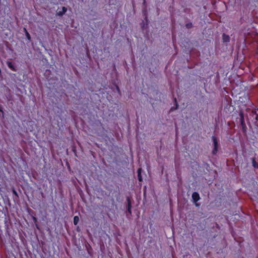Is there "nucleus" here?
Wrapping results in <instances>:
<instances>
[{
	"label": "nucleus",
	"instance_id": "nucleus-15",
	"mask_svg": "<svg viewBox=\"0 0 258 258\" xmlns=\"http://www.w3.org/2000/svg\"><path fill=\"white\" fill-rule=\"evenodd\" d=\"M191 24H190V25L187 24V26L188 27H189V26H191Z\"/></svg>",
	"mask_w": 258,
	"mask_h": 258
},
{
	"label": "nucleus",
	"instance_id": "nucleus-5",
	"mask_svg": "<svg viewBox=\"0 0 258 258\" xmlns=\"http://www.w3.org/2000/svg\"><path fill=\"white\" fill-rule=\"evenodd\" d=\"M67 8L64 7H63L62 8V10L57 12V14L58 16H61L67 12Z\"/></svg>",
	"mask_w": 258,
	"mask_h": 258
},
{
	"label": "nucleus",
	"instance_id": "nucleus-8",
	"mask_svg": "<svg viewBox=\"0 0 258 258\" xmlns=\"http://www.w3.org/2000/svg\"><path fill=\"white\" fill-rule=\"evenodd\" d=\"M79 221V218L78 216H75L74 218V223L75 225H77Z\"/></svg>",
	"mask_w": 258,
	"mask_h": 258
},
{
	"label": "nucleus",
	"instance_id": "nucleus-14",
	"mask_svg": "<svg viewBox=\"0 0 258 258\" xmlns=\"http://www.w3.org/2000/svg\"><path fill=\"white\" fill-rule=\"evenodd\" d=\"M33 221H34L35 223H36L37 222V219L34 217H33Z\"/></svg>",
	"mask_w": 258,
	"mask_h": 258
},
{
	"label": "nucleus",
	"instance_id": "nucleus-10",
	"mask_svg": "<svg viewBox=\"0 0 258 258\" xmlns=\"http://www.w3.org/2000/svg\"><path fill=\"white\" fill-rule=\"evenodd\" d=\"M131 206L130 201H128V209L127 210L130 213H131Z\"/></svg>",
	"mask_w": 258,
	"mask_h": 258
},
{
	"label": "nucleus",
	"instance_id": "nucleus-11",
	"mask_svg": "<svg viewBox=\"0 0 258 258\" xmlns=\"http://www.w3.org/2000/svg\"><path fill=\"white\" fill-rule=\"evenodd\" d=\"M138 177L139 181H141L142 180L141 174H138Z\"/></svg>",
	"mask_w": 258,
	"mask_h": 258
},
{
	"label": "nucleus",
	"instance_id": "nucleus-13",
	"mask_svg": "<svg viewBox=\"0 0 258 258\" xmlns=\"http://www.w3.org/2000/svg\"><path fill=\"white\" fill-rule=\"evenodd\" d=\"M141 170H142V169L141 168L138 169V174H141Z\"/></svg>",
	"mask_w": 258,
	"mask_h": 258
},
{
	"label": "nucleus",
	"instance_id": "nucleus-9",
	"mask_svg": "<svg viewBox=\"0 0 258 258\" xmlns=\"http://www.w3.org/2000/svg\"><path fill=\"white\" fill-rule=\"evenodd\" d=\"M252 165L254 168H257L258 167V164L256 163L254 159H252Z\"/></svg>",
	"mask_w": 258,
	"mask_h": 258
},
{
	"label": "nucleus",
	"instance_id": "nucleus-6",
	"mask_svg": "<svg viewBox=\"0 0 258 258\" xmlns=\"http://www.w3.org/2000/svg\"><path fill=\"white\" fill-rule=\"evenodd\" d=\"M229 39H230L229 36L224 34L223 35V40L224 42H229Z\"/></svg>",
	"mask_w": 258,
	"mask_h": 258
},
{
	"label": "nucleus",
	"instance_id": "nucleus-7",
	"mask_svg": "<svg viewBox=\"0 0 258 258\" xmlns=\"http://www.w3.org/2000/svg\"><path fill=\"white\" fill-rule=\"evenodd\" d=\"M24 31L25 33L26 36L27 38V39L28 40H30V39H31L30 35L29 33L28 32V31H27L26 28H24Z\"/></svg>",
	"mask_w": 258,
	"mask_h": 258
},
{
	"label": "nucleus",
	"instance_id": "nucleus-1",
	"mask_svg": "<svg viewBox=\"0 0 258 258\" xmlns=\"http://www.w3.org/2000/svg\"><path fill=\"white\" fill-rule=\"evenodd\" d=\"M212 140H213V144H214V149L213 150L212 153L213 154H216L218 151V142H217L216 138L214 136L212 137Z\"/></svg>",
	"mask_w": 258,
	"mask_h": 258
},
{
	"label": "nucleus",
	"instance_id": "nucleus-2",
	"mask_svg": "<svg viewBox=\"0 0 258 258\" xmlns=\"http://www.w3.org/2000/svg\"><path fill=\"white\" fill-rule=\"evenodd\" d=\"M212 140H213V144H214V149L213 150L212 153L213 154H216L218 151V142H217L216 138L214 136L212 137Z\"/></svg>",
	"mask_w": 258,
	"mask_h": 258
},
{
	"label": "nucleus",
	"instance_id": "nucleus-4",
	"mask_svg": "<svg viewBox=\"0 0 258 258\" xmlns=\"http://www.w3.org/2000/svg\"><path fill=\"white\" fill-rule=\"evenodd\" d=\"M7 64L8 67L10 69H11L12 71H16V69L15 67H14V66L13 64V63L11 61H7Z\"/></svg>",
	"mask_w": 258,
	"mask_h": 258
},
{
	"label": "nucleus",
	"instance_id": "nucleus-16",
	"mask_svg": "<svg viewBox=\"0 0 258 258\" xmlns=\"http://www.w3.org/2000/svg\"><path fill=\"white\" fill-rule=\"evenodd\" d=\"M36 227H37L38 229L39 228H38V225H37L36 223Z\"/></svg>",
	"mask_w": 258,
	"mask_h": 258
},
{
	"label": "nucleus",
	"instance_id": "nucleus-3",
	"mask_svg": "<svg viewBox=\"0 0 258 258\" xmlns=\"http://www.w3.org/2000/svg\"><path fill=\"white\" fill-rule=\"evenodd\" d=\"M192 199L193 201L195 203H196L200 199L199 194L197 192H194L192 195Z\"/></svg>",
	"mask_w": 258,
	"mask_h": 258
},
{
	"label": "nucleus",
	"instance_id": "nucleus-12",
	"mask_svg": "<svg viewBox=\"0 0 258 258\" xmlns=\"http://www.w3.org/2000/svg\"><path fill=\"white\" fill-rule=\"evenodd\" d=\"M13 191V193L15 196H16L17 197H18V194H17V191H16L14 189H13V191Z\"/></svg>",
	"mask_w": 258,
	"mask_h": 258
}]
</instances>
